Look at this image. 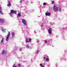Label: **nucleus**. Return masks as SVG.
Returning <instances> with one entry per match:
<instances>
[{
  "label": "nucleus",
  "mask_w": 67,
  "mask_h": 67,
  "mask_svg": "<svg viewBox=\"0 0 67 67\" xmlns=\"http://www.w3.org/2000/svg\"><path fill=\"white\" fill-rule=\"evenodd\" d=\"M18 67H20L21 66V64H18Z\"/></svg>",
  "instance_id": "20"
},
{
  "label": "nucleus",
  "mask_w": 67,
  "mask_h": 67,
  "mask_svg": "<svg viewBox=\"0 0 67 67\" xmlns=\"http://www.w3.org/2000/svg\"><path fill=\"white\" fill-rule=\"evenodd\" d=\"M22 49L21 48H20V49H19V50H20V51H22Z\"/></svg>",
  "instance_id": "25"
},
{
  "label": "nucleus",
  "mask_w": 67,
  "mask_h": 67,
  "mask_svg": "<svg viewBox=\"0 0 67 67\" xmlns=\"http://www.w3.org/2000/svg\"><path fill=\"white\" fill-rule=\"evenodd\" d=\"M46 62H48V61H49V59H48V58H46Z\"/></svg>",
  "instance_id": "13"
},
{
  "label": "nucleus",
  "mask_w": 67,
  "mask_h": 67,
  "mask_svg": "<svg viewBox=\"0 0 67 67\" xmlns=\"http://www.w3.org/2000/svg\"><path fill=\"white\" fill-rule=\"evenodd\" d=\"M46 4V3L45 2L43 3V5H45Z\"/></svg>",
  "instance_id": "22"
},
{
  "label": "nucleus",
  "mask_w": 67,
  "mask_h": 67,
  "mask_svg": "<svg viewBox=\"0 0 67 67\" xmlns=\"http://www.w3.org/2000/svg\"><path fill=\"white\" fill-rule=\"evenodd\" d=\"M26 43H29V41H28L27 38H26Z\"/></svg>",
  "instance_id": "11"
},
{
  "label": "nucleus",
  "mask_w": 67,
  "mask_h": 67,
  "mask_svg": "<svg viewBox=\"0 0 67 67\" xmlns=\"http://www.w3.org/2000/svg\"><path fill=\"white\" fill-rule=\"evenodd\" d=\"M14 14H16V11L15 10L14 11Z\"/></svg>",
  "instance_id": "21"
},
{
  "label": "nucleus",
  "mask_w": 67,
  "mask_h": 67,
  "mask_svg": "<svg viewBox=\"0 0 67 67\" xmlns=\"http://www.w3.org/2000/svg\"><path fill=\"white\" fill-rule=\"evenodd\" d=\"M53 10H54V12H57L58 11V8L57 7V6H56L55 5H53Z\"/></svg>",
  "instance_id": "1"
},
{
  "label": "nucleus",
  "mask_w": 67,
  "mask_h": 67,
  "mask_svg": "<svg viewBox=\"0 0 67 67\" xmlns=\"http://www.w3.org/2000/svg\"><path fill=\"white\" fill-rule=\"evenodd\" d=\"M52 4H54V2L53 1H52Z\"/></svg>",
  "instance_id": "24"
},
{
  "label": "nucleus",
  "mask_w": 67,
  "mask_h": 67,
  "mask_svg": "<svg viewBox=\"0 0 67 67\" xmlns=\"http://www.w3.org/2000/svg\"><path fill=\"white\" fill-rule=\"evenodd\" d=\"M44 65H42L41 67H44Z\"/></svg>",
  "instance_id": "29"
},
{
  "label": "nucleus",
  "mask_w": 67,
  "mask_h": 67,
  "mask_svg": "<svg viewBox=\"0 0 67 67\" xmlns=\"http://www.w3.org/2000/svg\"><path fill=\"white\" fill-rule=\"evenodd\" d=\"M15 63H14V65H13V67H14V66H15Z\"/></svg>",
  "instance_id": "26"
},
{
  "label": "nucleus",
  "mask_w": 67,
  "mask_h": 67,
  "mask_svg": "<svg viewBox=\"0 0 67 67\" xmlns=\"http://www.w3.org/2000/svg\"><path fill=\"white\" fill-rule=\"evenodd\" d=\"M49 31V33L50 34H52V29L51 28H49V29L48 30Z\"/></svg>",
  "instance_id": "5"
},
{
  "label": "nucleus",
  "mask_w": 67,
  "mask_h": 67,
  "mask_svg": "<svg viewBox=\"0 0 67 67\" xmlns=\"http://www.w3.org/2000/svg\"><path fill=\"white\" fill-rule=\"evenodd\" d=\"M10 12H11L10 13V15H12V14H13V13H14V10H11Z\"/></svg>",
  "instance_id": "6"
},
{
  "label": "nucleus",
  "mask_w": 67,
  "mask_h": 67,
  "mask_svg": "<svg viewBox=\"0 0 67 67\" xmlns=\"http://www.w3.org/2000/svg\"><path fill=\"white\" fill-rule=\"evenodd\" d=\"M10 32H9L8 34V35L7 36V37H6V41H8V40H9V36H10Z\"/></svg>",
  "instance_id": "2"
},
{
  "label": "nucleus",
  "mask_w": 67,
  "mask_h": 67,
  "mask_svg": "<svg viewBox=\"0 0 67 67\" xmlns=\"http://www.w3.org/2000/svg\"><path fill=\"white\" fill-rule=\"evenodd\" d=\"M22 20L23 23L24 24V25H26L27 23H26V21H25V20L24 19H22Z\"/></svg>",
  "instance_id": "3"
},
{
  "label": "nucleus",
  "mask_w": 67,
  "mask_h": 67,
  "mask_svg": "<svg viewBox=\"0 0 67 67\" xmlns=\"http://www.w3.org/2000/svg\"><path fill=\"white\" fill-rule=\"evenodd\" d=\"M42 64L41 63L40 64V66H42Z\"/></svg>",
  "instance_id": "28"
},
{
  "label": "nucleus",
  "mask_w": 67,
  "mask_h": 67,
  "mask_svg": "<svg viewBox=\"0 0 67 67\" xmlns=\"http://www.w3.org/2000/svg\"><path fill=\"white\" fill-rule=\"evenodd\" d=\"M18 15L19 16V17H20V16H21V14L19 13H18Z\"/></svg>",
  "instance_id": "17"
},
{
  "label": "nucleus",
  "mask_w": 67,
  "mask_h": 67,
  "mask_svg": "<svg viewBox=\"0 0 67 67\" xmlns=\"http://www.w3.org/2000/svg\"><path fill=\"white\" fill-rule=\"evenodd\" d=\"M46 58V57H44V59H45V58Z\"/></svg>",
  "instance_id": "32"
},
{
  "label": "nucleus",
  "mask_w": 67,
  "mask_h": 67,
  "mask_svg": "<svg viewBox=\"0 0 67 67\" xmlns=\"http://www.w3.org/2000/svg\"><path fill=\"white\" fill-rule=\"evenodd\" d=\"M4 40V38H3L2 39V40L1 41V43H3V40Z\"/></svg>",
  "instance_id": "14"
},
{
  "label": "nucleus",
  "mask_w": 67,
  "mask_h": 67,
  "mask_svg": "<svg viewBox=\"0 0 67 67\" xmlns=\"http://www.w3.org/2000/svg\"><path fill=\"white\" fill-rule=\"evenodd\" d=\"M32 40V39H31V38H30L29 39V42H31V41Z\"/></svg>",
  "instance_id": "19"
},
{
  "label": "nucleus",
  "mask_w": 67,
  "mask_h": 67,
  "mask_svg": "<svg viewBox=\"0 0 67 67\" xmlns=\"http://www.w3.org/2000/svg\"><path fill=\"white\" fill-rule=\"evenodd\" d=\"M50 15L51 13H50L46 12V16H47V15H48V16H49Z\"/></svg>",
  "instance_id": "8"
},
{
  "label": "nucleus",
  "mask_w": 67,
  "mask_h": 67,
  "mask_svg": "<svg viewBox=\"0 0 67 67\" xmlns=\"http://www.w3.org/2000/svg\"><path fill=\"white\" fill-rule=\"evenodd\" d=\"M2 31H3V32H5V29L4 28H2Z\"/></svg>",
  "instance_id": "10"
},
{
  "label": "nucleus",
  "mask_w": 67,
  "mask_h": 67,
  "mask_svg": "<svg viewBox=\"0 0 67 67\" xmlns=\"http://www.w3.org/2000/svg\"><path fill=\"white\" fill-rule=\"evenodd\" d=\"M0 22L1 23H4V20L3 19L0 18Z\"/></svg>",
  "instance_id": "7"
},
{
  "label": "nucleus",
  "mask_w": 67,
  "mask_h": 67,
  "mask_svg": "<svg viewBox=\"0 0 67 67\" xmlns=\"http://www.w3.org/2000/svg\"><path fill=\"white\" fill-rule=\"evenodd\" d=\"M59 11H61V8L60 7H59Z\"/></svg>",
  "instance_id": "15"
},
{
  "label": "nucleus",
  "mask_w": 67,
  "mask_h": 67,
  "mask_svg": "<svg viewBox=\"0 0 67 67\" xmlns=\"http://www.w3.org/2000/svg\"><path fill=\"white\" fill-rule=\"evenodd\" d=\"M15 34L14 33V32H12V36L13 37L14 36V35Z\"/></svg>",
  "instance_id": "12"
},
{
  "label": "nucleus",
  "mask_w": 67,
  "mask_h": 67,
  "mask_svg": "<svg viewBox=\"0 0 67 67\" xmlns=\"http://www.w3.org/2000/svg\"><path fill=\"white\" fill-rule=\"evenodd\" d=\"M8 4H7L8 7H9V6H10V7L11 6V3H10V1H8Z\"/></svg>",
  "instance_id": "9"
},
{
  "label": "nucleus",
  "mask_w": 67,
  "mask_h": 67,
  "mask_svg": "<svg viewBox=\"0 0 67 67\" xmlns=\"http://www.w3.org/2000/svg\"><path fill=\"white\" fill-rule=\"evenodd\" d=\"M20 3H22V0H20Z\"/></svg>",
  "instance_id": "31"
},
{
  "label": "nucleus",
  "mask_w": 67,
  "mask_h": 67,
  "mask_svg": "<svg viewBox=\"0 0 67 67\" xmlns=\"http://www.w3.org/2000/svg\"><path fill=\"white\" fill-rule=\"evenodd\" d=\"M2 10V8H1V7H0V11H1Z\"/></svg>",
  "instance_id": "23"
},
{
  "label": "nucleus",
  "mask_w": 67,
  "mask_h": 67,
  "mask_svg": "<svg viewBox=\"0 0 67 67\" xmlns=\"http://www.w3.org/2000/svg\"><path fill=\"white\" fill-rule=\"evenodd\" d=\"M0 13L2 14V15H3V13H2V11H0Z\"/></svg>",
  "instance_id": "16"
},
{
  "label": "nucleus",
  "mask_w": 67,
  "mask_h": 67,
  "mask_svg": "<svg viewBox=\"0 0 67 67\" xmlns=\"http://www.w3.org/2000/svg\"><path fill=\"white\" fill-rule=\"evenodd\" d=\"M45 43H46V44L47 43V41H45Z\"/></svg>",
  "instance_id": "27"
},
{
  "label": "nucleus",
  "mask_w": 67,
  "mask_h": 67,
  "mask_svg": "<svg viewBox=\"0 0 67 67\" xmlns=\"http://www.w3.org/2000/svg\"><path fill=\"white\" fill-rule=\"evenodd\" d=\"M2 53L4 55H5L7 54V51L4 50L2 51Z\"/></svg>",
  "instance_id": "4"
},
{
  "label": "nucleus",
  "mask_w": 67,
  "mask_h": 67,
  "mask_svg": "<svg viewBox=\"0 0 67 67\" xmlns=\"http://www.w3.org/2000/svg\"><path fill=\"white\" fill-rule=\"evenodd\" d=\"M38 52H39V51H38L37 52V54H38Z\"/></svg>",
  "instance_id": "30"
},
{
  "label": "nucleus",
  "mask_w": 67,
  "mask_h": 67,
  "mask_svg": "<svg viewBox=\"0 0 67 67\" xmlns=\"http://www.w3.org/2000/svg\"><path fill=\"white\" fill-rule=\"evenodd\" d=\"M26 47L27 48H30V47L29 46V45H27V46H26Z\"/></svg>",
  "instance_id": "18"
}]
</instances>
